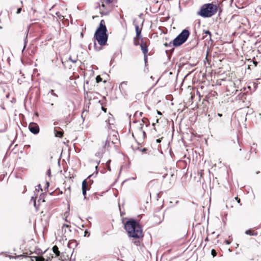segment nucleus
<instances>
[{
    "label": "nucleus",
    "instance_id": "obj_1",
    "mask_svg": "<svg viewBox=\"0 0 261 261\" xmlns=\"http://www.w3.org/2000/svg\"><path fill=\"white\" fill-rule=\"evenodd\" d=\"M124 228L129 237L139 239L143 237L141 226L134 219L126 221L124 224Z\"/></svg>",
    "mask_w": 261,
    "mask_h": 261
},
{
    "label": "nucleus",
    "instance_id": "obj_32",
    "mask_svg": "<svg viewBox=\"0 0 261 261\" xmlns=\"http://www.w3.org/2000/svg\"><path fill=\"white\" fill-rule=\"evenodd\" d=\"M163 138V137H162L161 138H159V139H158L156 140V142L157 143H160L161 142V140H162V139Z\"/></svg>",
    "mask_w": 261,
    "mask_h": 261
},
{
    "label": "nucleus",
    "instance_id": "obj_37",
    "mask_svg": "<svg viewBox=\"0 0 261 261\" xmlns=\"http://www.w3.org/2000/svg\"><path fill=\"white\" fill-rule=\"evenodd\" d=\"M64 227H70V226L69 225H68V224H63L62 227L63 228Z\"/></svg>",
    "mask_w": 261,
    "mask_h": 261
},
{
    "label": "nucleus",
    "instance_id": "obj_16",
    "mask_svg": "<svg viewBox=\"0 0 261 261\" xmlns=\"http://www.w3.org/2000/svg\"><path fill=\"white\" fill-rule=\"evenodd\" d=\"M73 103L72 102H70V103L68 104L65 108V111H68L69 113L73 109Z\"/></svg>",
    "mask_w": 261,
    "mask_h": 261
},
{
    "label": "nucleus",
    "instance_id": "obj_35",
    "mask_svg": "<svg viewBox=\"0 0 261 261\" xmlns=\"http://www.w3.org/2000/svg\"><path fill=\"white\" fill-rule=\"evenodd\" d=\"M101 109L102 110L105 112V113H106L107 112V109L103 107H101Z\"/></svg>",
    "mask_w": 261,
    "mask_h": 261
},
{
    "label": "nucleus",
    "instance_id": "obj_8",
    "mask_svg": "<svg viewBox=\"0 0 261 261\" xmlns=\"http://www.w3.org/2000/svg\"><path fill=\"white\" fill-rule=\"evenodd\" d=\"M119 89L121 92L125 95L128 94L130 90L127 82H122L119 85Z\"/></svg>",
    "mask_w": 261,
    "mask_h": 261
},
{
    "label": "nucleus",
    "instance_id": "obj_5",
    "mask_svg": "<svg viewBox=\"0 0 261 261\" xmlns=\"http://www.w3.org/2000/svg\"><path fill=\"white\" fill-rule=\"evenodd\" d=\"M190 35V32L188 30H184L173 40V45L178 46L183 44L187 40Z\"/></svg>",
    "mask_w": 261,
    "mask_h": 261
},
{
    "label": "nucleus",
    "instance_id": "obj_7",
    "mask_svg": "<svg viewBox=\"0 0 261 261\" xmlns=\"http://www.w3.org/2000/svg\"><path fill=\"white\" fill-rule=\"evenodd\" d=\"M150 44V41L147 38L141 39L140 46L144 56L148 54V47Z\"/></svg>",
    "mask_w": 261,
    "mask_h": 261
},
{
    "label": "nucleus",
    "instance_id": "obj_38",
    "mask_svg": "<svg viewBox=\"0 0 261 261\" xmlns=\"http://www.w3.org/2000/svg\"><path fill=\"white\" fill-rule=\"evenodd\" d=\"M147 149L146 148H144L142 149V152L143 153H146V151H147Z\"/></svg>",
    "mask_w": 261,
    "mask_h": 261
},
{
    "label": "nucleus",
    "instance_id": "obj_34",
    "mask_svg": "<svg viewBox=\"0 0 261 261\" xmlns=\"http://www.w3.org/2000/svg\"><path fill=\"white\" fill-rule=\"evenodd\" d=\"M21 11V8H19L17 10V12H16V13L17 14H19Z\"/></svg>",
    "mask_w": 261,
    "mask_h": 261
},
{
    "label": "nucleus",
    "instance_id": "obj_27",
    "mask_svg": "<svg viewBox=\"0 0 261 261\" xmlns=\"http://www.w3.org/2000/svg\"><path fill=\"white\" fill-rule=\"evenodd\" d=\"M140 43H139V39H135V41H134V44H135V45H140Z\"/></svg>",
    "mask_w": 261,
    "mask_h": 261
},
{
    "label": "nucleus",
    "instance_id": "obj_6",
    "mask_svg": "<svg viewBox=\"0 0 261 261\" xmlns=\"http://www.w3.org/2000/svg\"><path fill=\"white\" fill-rule=\"evenodd\" d=\"M145 124L146 127L148 126L150 124L149 120L145 117H143L142 119V122L140 123L139 126L135 130V134L137 136H139L142 138H144L146 136V133L144 130H143V126Z\"/></svg>",
    "mask_w": 261,
    "mask_h": 261
},
{
    "label": "nucleus",
    "instance_id": "obj_45",
    "mask_svg": "<svg viewBox=\"0 0 261 261\" xmlns=\"http://www.w3.org/2000/svg\"><path fill=\"white\" fill-rule=\"evenodd\" d=\"M72 62L73 63H75V62H76V60L72 61Z\"/></svg>",
    "mask_w": 261,
    "mask_h": 261
},
{
    "label": "nucleus",
    "instance_id": "obj_19",
    "mask_svg": "<svg viewBox=\"0 0 261 261\" xmlns=\"http://www.w3.org/2000/svg\"><path fill=\"white\" fill-rule=\"evenodd\" d=\"M101 196V195L100 194L94 193L93 195H91V199L93 200H97L99 198V197Z\"/></svg>",
    "mask_w": 261,
    "mask_h": 261
},
{
    "label": "nucleus",
    "instance_id": "obj_14",
    "mask_svg": "<svg viewBox=\"0 0 261 261\" xmlns=\"http://www.w3.org/2000/svg\"><path fill=\"white\" fill-rule=\"evenodd\" d=\"M52 250L53 252L55 253L56 257H58L60 256L61 252L59 251V248L57 245H55L53 246Z\"/></svg>",
    "mask_w": 261,
    "mask_h": 261
},
{
    "label": "nucleus",
    "instance_id": "obj_25",
    "mask_svg": "<svg viewBox=\"0 0 261 261\" xmlns=\"http://www.w3.org/2000/svg\"><path fill=\"white\" fill-rule=\"evenodd\" d=\"M101 81H102V78L100 77V75H97L96 77V83H98Z\"/></svg>",
    "mask_w": 261,
    "mask_h": 261
},
{
    "label": "nucleus",
    "instance_id": "obj_20",
    "mask_svg": "<svg viewBox=\"0 0 261 261\" xmlns=\"http://www.w3.org/2000/svg\"><path fill=\"white\" fill-rule=\"evenodd\" d=\"M207 35H208L209 38H211L212 36L211 33L208 30L204 31L203 33L202 39H205Z\"/></svg>",
    "mask_w": 261,
    "mask_h": 261
},
{
    "label": "nucleus",
    "instance_id": "obj_3",
    "mask_svg": "<svg viewBox=\"0 0 261 261\" xmlns=\"http://www.w3.org/2000/svg\"><path fill=\"white\" fill-rule=\"evenodd\" d=\"M218 6L213 4L203 5L198 14L204 17H210L215 14L218 10Z\"/></svg>",
    "mask_w": 261,
    "mask_h": 261
},
{
    "label": "nucleus",
    "instance_id": "obj_44",
    "mask_svg": "<svg viewBox=\"0 0 261 261\" xmlns=\"http://www.w3.org/2000/svg\"><path fill=\"white\" fill-rule=\"evenodd\" d=\"M142 114H143L142 112H140L139 114L140 116H142Z\"/></svg>",
    "mask_w": 261,
    "mask_h": 261
},
{
    "label": "nucleus",
    "instance_id": "obj_26",
    "mask_svg": "<svg viewBox=\"0 0 261 261\" xmlns=\"http://www.w3.org/2000/svg\"><path fill=\"white\" fill-rule=\"evenodd\" d=\"M211 254L213 257H215L217 255V252L215 249H213L211 251Z\"/></svg>",
    "mask_w": 261,
    "mask_h": 261
},
{
    "label": "nucleus",
    "instance_id": "obj_9",
    "mask_svg": "<svg viewBox=\"0 0 261 261\" xmlns=\"http://www.w3.org/2000/svg\"><path fill=\"white\" fill-rule=\"evenodd\" d=\"M29 129L34 134H38L40 130L39 125L35 122H31L29 124Z\"/></svg>",
    "mask_w": 261,
    "mask_h": 261
},
{
    "label": "nucleus",
    "instance_id": "obj_30",
    "mask_svg": "<svg viewBox=\"0 0 261 261\" xmlns=\"http://www.w3.org/2000/svg\"><path fill=\"white\" fill-rule=\"evenodd\" d=\"M147 56H148V54H146V56H144V61H145V63H146L147 62Z\"/></svg>",
    "mask_w": 261,
    "mask_h": 261
},
{
    "label": "nucleus",
    "instance_id": "obj_24",
    "mask_svg": "<svg viewBox=\"0 0 261 261\" xmlns=\"http://www.w3.org/2000/svg\"><path fill=\"white\" fill-rule=\"evenodd\" d=\"M198 174L200 176V178H202L204 174V170H199L198 172Z\"/></svg>",
    "mask_w": 261,
    "mask_h": 261
},
{
    "label": "nucleus",
    "instance_id": "obj_21",
    "mask_svg": "<svg viewBox=\"0 0 261 261\" xmlns=\"http://www.w3.org/2000/svg\"><path fill=\"white\" fill-rule=\"evenodd\" d=\"M159 118H157V119H156V121H155V122H153V123H152V125L153 126V129H154L155 132H157V128L159 127V125H157L156 126V124L157 123H159Z\"/></svg>",
    "mask_w": 261,
    "mask_h": 261
},
{
    "label": "nucleus",
    "instance_id": "obj_29",
    "mask_svg": "<svg viewBox=\"0 0 261 261\" xmlns=\"http://www.w3.org/2000/svg\"><path fill=\"white\" fill-rule=\"evenodd\" d=\"M50 93H51V95L55 96H57V94L54 92V90L51 89L50 90Z\"/></svg>",
    "mask_w": 261,
    "mask_h": 261
},
{
    "label": "nucleus",
    "instance_id": "obj_39",
    "mask_svg": "<svg viewBox=\"0 0 261 261\" xmlns=\"http://www.w3.org/2000/svg\"><path fill=\"white\" fill-rule=\"evenodd\" d=\"M253 64H254V66H257V64H258V63H257V62H256V61H253Z\"/></svg>",
    "mask_w": 261,
    "mask_h": 261
},
{
    "label": "nucleus",
    "instance_id": "obj_17",
    "mask_svg": "<svg viewBox=\"0 0 261 261\" xmlns=\"http://www.w3.org/2000/svg\"><path fill=\"white\" fill-rule=\"evenodd\" d=\"M88 115V110H87L86 109H84L81 114V117L82 118L83 121L85 120V119H86V118L87 117Z\"/></svg>",
    "mask_w": 261,
    "mask_h": 261
},
{
    "label": "nucleus",
    "instance_id": "obj_4",
    "mask_svg": "<svg viewBox=\"0 0 261 261\" xmlns=\"http://www.w3.org/2000/svg\"><path fill=\"white\" fill-rule=\"evenodd\" d=\"M99 7L100 13L102 15H107L114 8V0H101V5L97 4L95 8Z\"/></svg>",
    "mask_w": 261,
    "mask_h": 261
},
{
    "label": "nucleus",
    "instance_id": "obj_22",
    "mask_svg": "<svg viewBox=\"0 0 261 261\" xmlns=\"http://www.w3.org/2000/svg\"><path fill=\"white\" fill-rule=\"evenodd\" d=\"M31 200H33L34 205L35 207V208L37 210H38L39 209V205H37V204H36V198H34V197H32Z\"/></svg>",
    "mask_w": 261,
    "mask_h": 261
},
{
    "label": "nucleus",
    "instance_id": "obj_23",
    "mask_svg": "<svg viewBox=\"0 0 261 261\" xmlns=\"http://www.w3.org/2000/svg\"><path fill=\"white\" fill-rule=\"evenodd\" d=\"M54 194H55V195H59L60 194H62L63 192L62 191H60L59 190H56L54 192H53ZM53 194V193H50V195H51Z\"/></svg>",
    "mask_w": 261,
    "mask_h": 261
},
{
    "label": "nucleus",
    "instance_id": "obj_31",
    "mask_svg": "<svg viewBox=\"0 0 261 261\" xmlns=\"http://www.w3.org/2000/svg\"><path fill=\"white\" fill-rule=\"evenodd\" d=\"M47 174L48 175V176H50V175H51V170H50V169H49L47 170Z\"/></svg>",
    "mask_w": 261,
    "mask_h": 261
},
{
    "label": "nucleus",
    "instance_id": "obj_43",
    "mask_svg": "<svg viewBox=\"0 0 261 261\" xmlns=\"http://www.w3.org/2000/svg\"><path fill=\"white\" fill-rule=\"evenodd\" d=\"M164 45H165V46H168V43H167V42H166V43L164 44Z\"/></svg>",
    "mask_w": 261,
    "mask_h": 261
},
{
    "label": "nucleus",
    "instance_id": "obj_42",
    "mask_svg": "<svg viewBox=\"0 0 261 261\" xmlns=\"http://www.w3.org/2000/svg\"><path fill=\"white\" fill-rule=\"evenodd\" d=\"M218 116L221 117H222V114H220V113H218Z\"/></svg>",
    "mask_w": 261,
    "mask_h": 261
},
{
    "label": "nucleus",
    "instance_id": "obj_36",
    "mask_svg": "<svg viewBox=\"0 0 261 261\" xmlns=\"http://www.w3.org/2000/svg\"><path fill=\"white\" fill-rule=\"evenodd\" d=\"M225 243L227 244V245H229L231 243V241L230 240H225Z\"/></svg>",
    "mask_w": 261,
    "mask_h": 261
},
{
    "label": "nucleus",
    "instance_id": "obj_10",
    "mask_svg": "<svg viewBox=\"0 0 261 261\" xmlns=\"http://www.w3.org/2000/svg\"><path fill=\"white\" fill-rule=\"evenodd\" d=\"M90 188L88 185V183L86 179H85L82 182V193L85 198H86V192L87 190H89Z\"/></svg>",
    "mask_w": 261,
    "mask_h": 261
},
{
    "label": "nucleus",
    "instance_id": "obj_13",
    "mask_svg": "<svg viewBox=\"0 0 261 261\" xmlns=\"http://www.w3.org/2000/svg\"><path fill=\"white\" fill-rule=\"evenodd\" d=\"M59 129H55V135L56 137L62 138L63 137L64 132L63 130L60 127H59Z\"/></svg>",
    "mask_w": 261,
    "mask_h": 261
},
{
    "label": "nucleus",
    "instance_id": "obj_2",
    "mask_svg": "<svg viewBox=\"0 0 261 261\" xmlns=\"http://www.w3.org/2000/svg\"><path fill=\"white\" fill-rule=\"evenodd\" d=\"M107 29L105 21L102 19L99 23V27L96 29L94 38L97 41L98 43L101 46L106 45L108 35L107 34Z\"/></svg>",
    "mask_w": 261,
    "mask_h": 261
},
{
    "label": "nucleus",
    "instance_id": "obj_28",
    "mask_svg": "<svg viewBox=\"0 0 261 261\" xmlns=\"http://www.w3.org/2000/svg\"><path fill=\"white\" fill-rule=\"evenodd\" d=\"M235 199L237 201V202L240 203V205H242V204L241 203V200H240V198H239L238 197H235Z\"/></svg>",
    "mask_w": 261,
    "mask_h": 261
},
{
    "label": "nucleus",
    "instance_id": "obj_40",
    "mask_svg": "<svg viewBox=\"0 0 261 261\" xmlns=\"http://www.w3.org/2000/svg\"><path fill=\"white\" fill-rule=\"evenodd\" d=\"M26 191H27V188H26L25 187H24V189H23V190L22 193H24Z\"/></svg>",
    "mask_w": 261,
    "mask_h": 261
},
{
    "label": "nucleus",
    "instance_id": "obj_41",
    "mask_svg": "<svg viewBox=\"0 0 261 261\" xmlns=\"http://www.w3.org/2000/svg\"><path fill=\"white\" fill-rule=\"evenodd\" d=\"M157 113H158V114H159L160 115H162V113L160 111H158V110H157Z\"/></svg>",
    "mask_w": 261,
    "mask_h": 261
},
{
    "label": "nucleus",
    "instance_id": "obj_12",
    "mask_svg": "<svg viewBox=\"0 0 261 261\" xmlns=\"http://www.w3.org/2000/svg\"><path fill=\"white\" fill-rule=\"evenodd\" d=\"M135 30L136 32V36L135 39H139L141 37V34L142 31V28H140L138 25H135Z\"/></svg>",
    "mask_w": 261,
    "mask_h": 261
},
{
    "label": "nucleus",
    "instance_id": "obj_18",
    "mask_svg": "<svg viewBox=\"0 0 261 261\" xmlns=\"http://www.w3.org/2000/svg\"><path fill=\"white\" fill-rule=\"evenodd\" d=\"M45 196H46V194L44 193H42L40 195L39 198L38 200L39 204L41 202H44L45 201Z\"/></svg>",
    "mask_w": 261,
    "mask_h": 261
},
{
    "label": "nucleus",
    "instance_id": "obj_33",
    "mask_svg": "<svg viewBox=\"0 0 261 261\" xmlns=\"http://www.w3.org/2000/svg\"><path fill=\"white\" fill-rule=\"evenodd\" d=\"M134 243L137 245V246H139L140 244V242L139 241H135L134 242Z\"/></svg>",
    "mask_w": 261,
    "mask_h": 261
},
{
    "label": "nucleus",
    "instance_id": "obj_15",
    "mask_svg": "<svg viewBox=\"0 0 261 261\" xmlns=\"http://www.w3.org/2000/svg\"><path fill=\"white\" fill-rule=\"evenodd\" d=\"M245 233L246 234H247V235L254 236H257L258 234L257 232L256 231L253 229H248V230H246Z\"/></svg>",
    "mask_w": 261,
    "mask_h": 261
},
{
    "label": "nucleus",
    "instance_id": "obj_46",
    "mask_svg": "<svg viewBox=\"0 0 261 261\" xmlns=\"http://www.w3.org/2000/svg\"><path fill=\"white\" fill-rule=\"evenodd\" d=\"M133 136L135 138L134 133H133Z\"/></svg>",
    "mask_w": 261,
    "mask_h": 261
},
{
    "label": "nucleus",
    "instance_id": "obj_11",
    "mask_svg": "<svg viewBox=\"0 0 261 261\" xmlns=\"http://www.w3.org/2000/svg\"><path fill=\"white\" fill-rule=\"evenodd\" d=\"M34 257L35 258V261H51L53 256H52L51 258L48 257L46 259H45L42 256H35ZM29 261H34V260L31 258H29Z\"/></svg>",
    "mask_w": 261,
    "mask_h": 261
}]
</instances>
